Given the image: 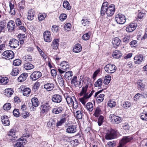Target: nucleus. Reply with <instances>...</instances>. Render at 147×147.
I'll return each mask as SVG.
<instances>
[{"instance_id": "obj_1", "label": "nucleus", "mask_w": 147, "mask_h": 147, "mask_svg": "<svg viewBox=\"0 0 147 147\" xmlns=\"http://www.w3.org/2000/svg\"><path fill=\"white\" fill-rule=\"evenodd\" d=\"M61 67L59 68L58 70L59 72L62 74L66 71L68 70L69 69V65L68 62L66 61H63L61 63Z\"/></svg>"}, {"instance_id": "obj_2", "label": "nucleus", "mask_w": 147, "mask_h": 147, "mask_svg": "<svg viewBox=\"0 0 147 147\" xmlns=\"http://www.w3.org/2000/svg\"><path fill=\"white\" fill-rule=\"evenodd\" d=\"M117 131L112 129L108 130V132L105 136L107 140H111L116 138Z\"/></svg>"}, {"instance_id": "obj_3", "label": "nucleus", "mask_w": 147, "mask_h": 147, "mask_svg": "<svg viewBox=\"0 0 147 147\" xmlns=\"http://www.w3.org/2000/svg\"><path fill=\"white\" fill-rule=\"evenodd\" d=\"M106 72L108 74H112L115 72L117 69L115 65L113 64H108L104 67Z\"/></svg>"}, {"instance_id": "obj_4", "label": "nucleus", "mask_w": 147, "mask_h": 147, "mask_svg": "<svg viewBox=\"0 0 147 147\" xmlns=\"http://www.w3.org/2000/svg\"><path fill=\"white\" fill-rule=\"evenodd\" d=\"M115 20L117 23L123 24L126 21L125 16L121 13H119L115 16Z\"/></svg>"}, {"instance_id": "obj_5", "label": "nucleus", "mask_w": 147, "mask_h": 147, "mask_svg": "<svg viewBox=\"0 0 147 147\" xmlns=\"http://www.w3.org/2000/svg\"><path fill=\"white\" fill-rule=\"evenodd\" d=\"M16 132V130L14 129H11L9 131L8 136L10 141L14 142L17 140L18 137Z\"/></svg>"}, {"instance_id": "obj_6", "label": "nucleus", "mask_w": 147, "mask_h": 147, "mask_svg": "<svg viewBox=\"0 0 147 147\" xmlns=\"http://www.w3.org/2000/svg\"><path fill=\"white\" fill-rule=\"evenodd\" d=\"M94 92V91L92 90L89 94H88H88H86L83 97L80 98V101L83 105H85L86 102L88 101V99L91 97Z\"/></svg>"}, {"instance_id": "obj_7", "label": "nucleus", "mask_w": 147, "mask_h": 147, "mask_svg": "<svg viewBox=\"0 0 147 147\" xmlns=\"http://www.w3.org/2000/svg\"><path fill=\"white\" fill-rule=\"evenodd\" d=\"M3 58L7 59H11L14 57L13 52L11 50H7L5 51L2 54Z\"/></svg>"}, {"instance_id": "obj_8", "label": "nucleus", "mask_w": 147, "mask_h": 147, "mask_svg": "<svg viewBox=\"0 0 147 147\" xmlns=\"http://www.w3.org/2000/svg\"><path fill=\"white\" fill-rule=\"evenodd\" d=\"M42 74L39 71H35L33 72L30 76V79L33 81H35L41 77Z\"/></svg>"}, {"instance_id": "obj_9", "label": "nucleus", "mask_w": 147, "mask_h": 147, "mask_svg": "<svg viewBox=\"0 0 147 147\" xmlns=\"http://www.w3.org/2000/svg\"><path fill=\"white\" fill-rule=\"evenodd\" d=\"M51 108V107L48 103H45L41 105V112L42 114L46 113L49 111Z\"/></svg>"}, {"instance_id": "obj_10", "label": "nucleus", "mask_w": 147, "mask_h": 147, "mask_svg": "<svg viewBox=\"0 0 147 147\" xmlns=\"http://www.w3.org/2000/svg\"><path fill=\"white\" fill-rule=\"evenodd\" d=\"M115 10V5L113 4H111L107 8L106 14L108 16H112L114 13Z\"/></svg>"}, {"instance_id": "obj_11", "label": "nucleus", "mask_w": 147, "mask_h": 147, "mask_svg": "<svg viewBox=\"0 0 147 147\" xmlns=\"http://www.w3.org/2000/svg\"><path fill=\"white\" fill-rule=\"evenodd\" d=\"M109 118L113 122L116 123H120L121 121V117L118 116H115L113 114H111L109 116Z\"/></svg>"}, {"instance_id": "obj_12", "label": "nucleus", "mask_w": 147, "mask_h": 147, "mask_svg": "<svg viewBox=\"0 0 147 147\" xmlns=\"http://www.w3.org/2000/svg\"><path fill=\"white\" fill-rule=\"evenodd\" d=\"M51 33L49 31H47L43 33V37L45 42H50L52 40V38L51 37Z\"/></svg>"}, {"instance_id": "obj_13", "label": "nucleus", "mask_w": 147, "mask_h": 147, "mask_svg": "<svg viewBox=\"0 0 147 147\" xmlns=\"http://www.w3.org/2000/svg\"><path fill=\"white\" fill-rule=\"evenodd\" d=\"M17 143L15 144V147H24L23 143H25L26 142V139H24L23 137L21 138L18 139Z\"/></svg>"}, {"instance_id": "obj_14", "label": "nucleus", "mask_w": 147, "mask_h": 147, "mask_svg": "<svg viewBox=\"0 0 147 147\" xmlns=\"http://www.w3.org/2000/svg\"><path fill=\"white\" fill-rule=\"evenodd\" d=\"M62 100V96L59 94H55L52 96V100L54 102L60 103L61 101Z\"/></svg>"}, {"instance_id": "obj_15", "label": "nucleus", "mask_w": 147, "mask_h": 147, "mask_svg": "<svg viewBox=\"0 0 147 147\" xmlns=\"http://www.w3.org/2000/svg\"><path fill=\"white\" fill-rule=\"evenodd\" d=\"M19 45V42L17 40L13 38L10 40L9 43V46L11 48H15Z\"/></svg>"}, {"instance_id": "obj_16", "label": "nucleus", "mask_w": 147, "mask_h": 147, "mask_svg": "<svg viewBox=\"0 0 147 147\" xmlns=\"http://www.w3.org/2000/svg\"><path fill=\"white\" fill-rule=\"evenodd\" d=\"M77 127L75 125L69 126L66 129V131L69 133H74L76 132Z\"/></svg>"}, {"instance_id": "obj_17", "label": "nucleus", "mask_w": 147, "mask_h": 147, "mask_svg": "<svg viewBox=\"0 0 147 147\" xmlns=\"http://www.w3.org/2000/svg\"><path fill=\"white\" fill-rule=\"evenodd\" d=\"M137 25L135 23H131L126 28V30L127 32H131L134 31L136 28Z\"/></svg>"}, {"instance_id": "obj_18", "label": "nucleus", "mask_w": 147, "mask_h": 147, "mask_svg": "<svg viewBox=\"0 0 147 147\" xmlns=\"http://www.w3.org/2000/svg\"><path fill=\"white\" fill-rule=\"evenodd\" d=\"M134 63L136 64H139L142 62L143 60V56L140 55L136 56L134 58Z\"/></svg>"}, {"instance_id": "obj_19", "label": "nucleus", "mask_w": 147, "mask_h": 147, "mask_svg": "<svg viewBox=\"0 0 147 147\" xmlns=\"http://www.w3.org/2000/svg\"><path fill=\"white\" fill-rule=\"evenodd\" d=\"M35 14V13L34 10L32 9L29 10L28 12V19L30 21L33 20Z\"/></svg>"}, {"instance_id": "obj_20", "label": "nucleus", "mask_w": 147, "mask_h": 147, "mask_svg": "<svg viewBox=\"0 0 147 147\" xmlns=\"http://www.w3.org/2000/svg\"><path fill=\"white\" fill-rule=\"evenodd\" d=\"M1 119L3 123L5 125H9L10 121L8 119V116L6 115H4L1 117Z\"/></svg>"}, {"instance_id": "obj_21", "label": "nucleus", "mask_w": 147, "mask_h": 147, "mask_svg": "<svg viewBox=\"0 0 147 147\" xmlns=\"http://www.w3.org/2000/svg\"><path fill=\"white\" fill-rule=\"evenodd\" d=\"M59 40L58 39H55L52 41L51 46L53 49H57L59 46Z\"/></svg>"}, {"instance_id": "obj_22", "label": "nucleus", "mask_w": 147, "mask_h": 147, "mask_svg": "<svg viewBox=\"0 0 147 147\" xmlns=\"http://www.w3.org/2000/svg\"><path fill=\"white\" fill-rule=\"evenodd\" d=\"M15 26V24L13 21L10 20L7 23V27L9 30H13L14 29Z\"/></svg>"}, {"instance_id": "obj_23", "label": "nucleus", "mask_w": 147, "mask_h": 147, "mask_svg": "<svg viewBox=\"0 0 147 147\" xmlns=\"http://www.w3.org/2000/svg\"><path fill=\"white\" fill-rule=\"evenodd\" d=\"M31 102L32 105V107L34 109V107H37L39 105V102L38 99L36 97H34L31 99Z\"/></svg>"}, {"instance_id": "obj_24", "label": "nucleus", "mask_w": 147, "mask_h": 147, "mask_svg": "<svg viewBox=\"0 0 147 147\" xmlns=\"http://www.w3.org/2000/svg\"><path fill=\"white\" fill-rule=\"evenodd\" d=\"M28 76V74L26 73H23L18 78V81L19 82H22L25 80Z\"/></svg>"}, {"instance_id": "obj_25", "label": "nucleus", "mask_w": 147, "mask_h": 147, "mask_svg": "<svg viewBox=\"0 0 147 147\" xmlns=\"http://www.w3.org/2000/svg\"><path fill=\"white\" fill-rule=\"evenodd\" d=\"M82 49V47L80 44H78L76 45L73 49L74 52L76 53L80 52Z\"/></svg>"}, {"instance_id": "obj_26", "label": "nucleus", "mask_w": 147, "mask_h": 147, "mask_svg": "<svg viewBox=\"0 0 147 147\" xmlns=\"http://www.w3.org/2000/svg\"><path fill=\"white\" fill-rule=\"evenodd\" d=\"M133 139V137L131 136L123 137L121 140V143L123 144H125L128 142H130Z\"/></svg>"}, {"instance_id": "obj_27", "label": "nucleus", "mask_w": 147, "mask_h": 147, "mask_svg": "<svg viewBox=\"0 0 147 147\" xmlns=\"http://www.w3.org/2000/svg\"><path fill=\"white\" fill-rule=\"evenodd\" d=\"M44 87L47 91H49L53 90L54 88V85L53 83H47L44 85Z\"/></svg>"}, {"instance_id": "obj_28", "label": "nucleus", "mask_w": 147, "mask_h": 147, "mask_svg": "<svg viewBox=\"0 0 147 147\" xmlns=\"http://www.w3.org/2000/svg\"><path fill=\"white\" fill-rule=\"evenodd\" d=\"M63 110V109L61 107H59L53 109L52 110L53 113L57 114L61 113Z\"/></svg>"}, {"instance_id": "obj_29", "label": "nucleus", "mask_w": 147, "mask_h": 147, "mask_svg": "<svg viewBox=\"0 0 147 147\" xmlns=\"http://www.w3.org/2000/svg\"><path fill=\"white\" fill-rule=\"evenodd\" d=\"M121 40L119 38L116 37L115 38L112 43L114 47H116L117 46H119L120 44Z\"/></svg>"}, {"instance_id": "obj_30", "label": "nucleus", "mask_w": 147, "mask_h": 147, "mask_svg": "<svg viewBox=\"0 0 147 147\" xmlns=\"http://www.w3.org/2000/svg\"><path fill=\"white\" fill-rule=\"evenodd\" d=\"M122 55L119 51L116 50L113 52L112 56L114 58L118 59L121 57Z\"/></svg>"}, {"instance_id": "obj_31", "label": "nucleus", "mask_w": 147, "mask_h": 147, "mask_svg": "<svg viewBox=\"0 0 147 147\" xmlns=\"http://www.w3.org/2000/svg\"><path fill=\"white\" fill-rule=\"evenodd\" d=\"M6 26V23L5 20H3L0 21V33L5 29Z\"/></svg>"}, {"instance_id": "obj_32", "label": "nucleus", "mask_w": 147, "mask_h": 147, "mask_svg": "<svg viewBox=\"0 0 147 147\" xmlns=\"http://www.w3.org/2000/svg\"><path fill=\"white\" fill-rule=\"evenodd\" d=\"M24 66L25 69L27 70L31 69L34 67V65L28 62L25 63L24 65Z\"/></svg>"}, {"instance_id": "obj_33", "label": "nucleus", "mask_w": 147, "mask_h": 147, "mask_svg": "<svg viewBox=\"0 0 147 147\" xmlns=\"http://www.w3.org/2000/svg\"><path fill=\"white\" fill-rule=\"evenodd\" d=\"M72 74V72L71 71L66 72L64 75L65 78L67 80L71 79L72 78V76H73Z\"/></svg>"}, {"instance_id": "obj_34", "label": "nucleus", "mask_w": 147, "mask_h": 147, "mask_svg": "<svg viewBox=\"0 0 147 147\" xmlns=\"http://www.w3.org/2000/svg\"><path fill=\"white\" fill-rule=\"evenodd\" d=\"M31 90L28 88H26L23 90V94L24 95L26 96H29L30 92Z\"/></svg>"}, {"instance_id": "obj_35", "label": "nucleus", "mask_w": 147, "mask_h": 147, "mask_svg": "<svg viewBox=\"0 0 147 147\" xmlns=\"http://www.w3.org/2000/svg\"><path fill=\"white\" fill-rule=\"evenodd\" d=\"M88 87V85H86L84 87H82L81 91L80 94V96H82L83 94H84V96L86 94H88V93H86Z\"/></svg>"}, {"instance_id": "obj_36", "label": "nucleus", "mask_w": 147, "mask_h": 147, "mask_svg": "<svg viewBox=\"0 0 147 147\" xmlns=\"http://www.w3.org/2000/svg\"><path fill=\"white\" fill-rule=\"evenodd\" d=\"M13 92V90L11 88H8L5 90V94L8 96H10Z\"/></svg>"}, {"instance_id": "obj_37", "label": "nucleus", "mask_w": 147, "mask_h": 147, "mask_svg": "<svg viewBox=\"0 0 147 147\" xmlns=\"http://www.w3.org/2000/svg\"><path fill=\"white\" fill-rule=\"evenodd\" d=\"M9 80L8 78L7 77H0V83L3 85L6 84L8 83Z\"/></svg>"}, {"instance_id": "obj_38", "label": "nucleus", "mask_w": 147, "mask_h": 147, "mask_svg": "<svg viewBox=\"0 0 147 147\" xmlns=\"http://www.w3.org/2000/svg\"><path fill=\"white\" fill-rule=\"evenodd\" d=\"M76 117L78 119H81L83 116V113L80 111H77L76 112Z\"/></svg>"}, {"instance_id": "obj_39", "label": "nucleus", "mask_w": 147, "mask_h": 147, "mask_svg": "<svg viewBox=\"0 0 147 147\" xmlns=\"http://www.w3.org/2000/svg\"><path fill=\"white\" fill-rule=\"evenodd\" d=\"M111 77L108 75L105 76L103 82L105 85H107L109 83L111 80Z\"/></svg>"}, {"instance_id": "obj_40", "label": "nucleus", "mask_w": 147, "mask_h": 147, "mask_svg": "<svg viewBox=\"0 0 147 147\" xmlns=\"http://www.w3.org/2000/svg\"><path fill=\"white\" fill-rule=\"evenodd\" d=\"M86 107L89 111H92L93 109V104L92 102H88L86 105Z\"/></svg>"}, {"instance_id": "obj_41", "label": "nucleus", "mask_w": 147, "mask_h": 147, "mask_svg": "<svg viewBox=\"0 0 147 147\" xmlns=\"http://www.w3.org/2000/svg\"><path fill=\"white\" fill-rule=\"evenodd\" d=\"M102 80L100 78L98 80L95 82L94 85L95 87H98V88H101Z\"/></svg>"}, {"instance_id": "obj_42", "label": "nucleus", "mask_w": 147, "mask_h": 147, "mask_svg": "<svg viewBox=\"0 0 147 147\" xmlns=\"http://www.w3.org/2000/svg\"><path fill=\"white\" fill-rule=\"evenodd\" d=\"M66 120V119L64 117L62 118L59 121H57L56 124V126L58 127L61 126L63 123L65 122Z\"/></svg>"}, {"instance_id": "obj_43", "label": "nucleus", "mask_w": 147, "mask_h": 147, "mask_svg": "<svg viewBox=\"0 0 147 147\" xmlns=\"http://www.w3.org/2000/svg\"><path fill=\"white\" fill-rule=\"evenodd\" d=\"M105 95L103 94H100L97 97L96 101L98 103L102 102L104 100Z\"/></svg>"}, {"instance_id": "obj_44", "label": "nucleus", "mask_w": 147, "mask_h": 147, "mask_svg": "<svg viewBox=\"0 0 147 147\" xmlns=\"http://www.w3.org/2000/svg\"><path fill=\"white\" fill-rule=\"evenodd\" d=\"M73 98L74 100L72 103V104H71V105L73 106L74 109H76L78 108V102L75 97H73Z\"/></svg>"}, {"instance_id": "obj_45", "label": "nucleus", "mask_w": 147, "mask_h": 147, "mask_svg": "<svg viewBox=\"0 0 147 147\" xmlns=\"http://www.w3.org/2000/svg\"><path fill=\"white\" fill-rule=\"evenodd\" d=\"M90 21L86 19H82L81 21V23L82 25L84 26H88L90 23Z\"/></svg>"}, {"instance_id": "obj_46", "label": "nucleus", "mask_w": 147, "mask_h": 147, "mask_svg": "<svg viewBox=\"0 0 147 147\" xmlns=\"http://www.w3.org/2000/svg\"><path fill=\"white\" fill-rule=\"evenodd\" d=\"M63 6L64 8L68 10L70 9V6L68 2L67 1H64L63 3Z\"/></svg>"}, {"instance_id": "obj_47", "label": "nucleus", "mask_w": 147, "mask_h": 147, "mask_svg": "<svg viewBox=\"0 0 147 147\" xmlns=\"http://www.w3.org/2000/svg\"><path fill=\"white\" fill-rule=\"evenodd\" d=\"M145 15V14L143 12H139L136 17V19L137 20H140Z\"/></svg>"}, {"instance_id": "obj_48", "label": "nucleus", "mask_w": 147, "mask_h": 147, "mask_svg": "<svg viewBox=\"0 0 147 147\" xmlns=\"http://www.w3.org/2000/svg\"><path fill=\"white\" fill-rule=\"evenodd\" d=\"M66 100L67 102L69 105H71L72 104V103L74 101V100L72 99V98L70 96H67L66 98Z\"/></svg>"}, {"instance_id": "obj_49", "label": "nucleus", "mask_w": 147, "mask_h": 147, "mask_svg": "<svg viewBox=\"0 0 147 147\" xmlns=\"http://www.w3.org/2000/svg\"><path fill=\"white\" fill-rule=\"evenodd\" d=\"M46 14L45 13H40L38 15V20L40 21L44 20L46 17Z\"/></svg>"}, {"instance_id": "obj_50", "label": "nucleus", "mask_w": 147, "mask_h": 147, "mask_svg": "<svg viewBox=\"0 0 147 147\" xmlns=\"http://www.w3.org/2000/svg\"><path fill=\"white\" fill-rule=\"evenodd\" d=\"M140 118L142 119L144 121H147V113H142L140 115Z\"/></svg>"}, {"instance_id": "obj_51", "label": "nucleus", "mask_w": 147, "mask_h": 147, "mask_svg": "<svg viewBox=\"0 0 147 147\" xmlns=\"http://www.w3.org/2000/svg\"><path fill=\"white\" fill-rule=\"evenodd\" d=\"M101 111L100 109L98 107L96 108V109L94 115L96 117H98V116L101 113Z\"/></svg>"}, {"instance_id": "obj_52", "label": "nucleus", "mask_w": 147, "mask_h": 147, "mask_svg": "<svg viewBox=\"0 0 147 147\" xmlns=\"http://www.w3.org/2000/svg\"><path fill=\"white\" fill-rule=\"evenodd\" d=\"M90 32H89L84 34L82 36V39L85 40H88L90 36Z\"/></svg>"}, {"instance_id": "obj_53", "label": "nucleus", "mask_w": 147, "mask_h": 147, "mask_svg": "<svg viewBox=\"0 0 147 147\" xmlns=\"http://www.w3.org/2000/svg\"><path fill=\"white\" fill-rule=\"evenodd\" d=\"M18 71L19 70L17 68L13 69L11 73V74L13 76H16L18 74Z\"/></svg>"}, {"instance_id": "obj_54", "label": "nucleus", "mask_w": 147, "mask_h": 147, "mask_svg": "<svg viewBox=\"0 0 147 147\" xmlns=\"http://www.w3.org/2000/svg\"><path fill=\"white\" fill-rule=\"evenodd\" d=\"M21 115L22 117L24 118H26L29 116V113L26 111H22Z\"/></svg>"}, {"instance_id": "obj_55", "label": "nucleus", "mask_w": 147, "mask_h": 147, "mask_svg": "<svg viewBox=\"0 0 147 147\" xmlns=\"http://www.w3.org/2000/svg\"><path fill=\"white\" fill-rule=\"evenodd\" d=\"M137 84L138 85V88L142 90L145 87L144 85L142 83V81H138L137 82Z\"/></svg>"}, {"instance_id": "obj_56", "label": "nucleus", "mask_w": 147, "mask_h": 147, "mask_svg": "<svg viewBox=\"0 0 147 147\" xmlns=\"http://www.w3.org/2000/svg\"><path fill=\"white\" fill-rule=\"evenodd\" d=\"M11 107L10 103H8L5 104L3 107V109L5 110H9Z\"/></svg>"}, {"instance_id": "obj_57", "label": "nucleus", "mask_w": 147, "mask_h": 147, "mask_svg": "<svg viewBox=\"0 0 147 147\" xmlns=\"http://www.w3.org/2000/svg\"><path fill=\"white\" fill-rule=\"evenodd\" d=\"M23 59L24 60V61L28 62L32 60V57L30 55H28L23 57Z\"/></svg>"}, {"instance_id": "obj_58", "label": "nucleus", "mask_w": 147, "mask_h": 147, "mask_svg": "<svg viewBox=\"0 0 147 147\" xmlns=\"http://www.w3.org/2000/svg\"><path fill=\"white\" fill-rule=\"evenodd\" d=\"M103 119L104 117L103 116L101 115L100 116L98 120V124L99 126H100L102 124Z\"/></svg>"}, {"instance_id": "obj_59", "label": "nucleus", "mask_w": 147, "mask_h": 147, "mask_svg": "<svg viewBox=\"0 0 147 147\" xmlns=\"http://www.w3.org/2000/svg\"><path fill=\"white\" fill-rule=\"evenodd\" d=\"M107 8L101 7L100 10V14L101 16H103L105 14V13H107Z\"/></svg>"}, {"instance_id": "obj_60", "label": "nucleus", "mask_w": 147, "mask_h": 147, "mask_svg": "<svg viewBox=\"0 0 147 147\" xmlns=\"http://www.w3.org/2000/svg\"><path fill=\"white\" fill-rule=\"evenodd\" d=\"M131 103L126 101L125 102V103L123 105V107L125 109H127L128 108L130 107L131 106Z\"/></svg>"}, {"instance_id": "obj_61", "label": "nucleus", "mask_w": 147, "mask_h": 147, "mask_svg": "<svg viewBox=\"0 0 147 147\" xmlns=\"http://www.w3.org/2000/svg\"><path fill=\"white\" fill-rule=\"evenodd\" d=\"M13 115L16 117H18L20 115L19 110L18 109H15L13 111Z\"/></svg>"}, {"instance_id": "obj_62", "label": "nucleus", "mask_w": 147, "mask_h": 147, "mask_svg": "<svg viewBox=\"0 0 147 147\" xmlns=\"http://www.w3.org/2000/svg\"><path fill=\"white\" fill-rule=\"evenodd\" d=\"M58 82L59 85L61 86H63L64 84V81L61 77H59L58 78Z\"/></svg>"}, {"instance_id": "obj_63", "label": "nucleus", "mask_w": 147, "mask_h": 147, "mask_svg": "<svg viewBox=\"0 0 147 147\" xmlns=\"http://www.w3.org/2000/svg\"><path fill=\"white\" fill-rule=\"evenodd\" d=\"M115 102L113 100H111L110 101H109L108 103V105L111 107H115Z\"/></svg>"}, {"instance_id": "obj_64", "label": "nucleus", "mask_w": 147, "mask_h": 147, "mask_svg": "<svg viewBox=\"0 0 147 147\" xmlns=\"http://www.w3.org/2000/svg\"><path fill=\"white\" fill-rule=\"evenodd\" d=\"M71 26V24L70 23H68L65 24L64 28L65 30L69 31L70 29Z\"/></svg>"}]
</instances>
